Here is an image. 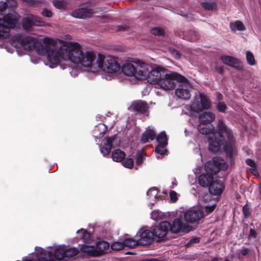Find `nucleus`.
I'll list each match as a JSON object with an SVG mask.
<instances>
[{"instance_id": "6ab92c4d", "label": "nucleus", "mask_w": 261, "mask_h": 261, "mask_svg": "<svg viewBox=\"0 0 261 261\" xmlns=\"http://www.w3.org/2000/svg\"><path fill=\"white\" fill-rule=\"evenodd\" d=\"M131 108L134 111L144 114L148 112L149 106L146 102L139 100L132 103Z\"/></svg>"}, {"instance_id": "4c0bfd02", "label": "nucleus", "mask_w": 261, "mask_h": 261, "mask_svg": "<svg viewBox=\"0 0 261 261\" xmlns=\"http://www.w3.org/2000/svg\"><path fill=\"white\" fill-rule=\"evenodd\" d=\"M22 26L24 30H28L33 27V20L31 18H24L22 20Z\"/></svg>"}, {"instance_id": "a878e982", "label": "nucleus", "mask_w": 261, "mask_h": 261, "mask_svg": "<svg viewBox=\"0 0 261 261\" xmlns=\"http://www.w3.org/2000/svg\"><path fill=\"white\" fill-rule=\"evenodd\" d=\"M125 157V153L123 151L119 149L114 150L111 154L112 160L116 162H120L123 161Z\"/></svg>"}, {"instance_id": "0eeeda50", "label": "nucleus", "mask_w": 261, "mask_h": 261, "mask_svg": "<svg viewBox=\"0 0 261 261\" xmlns=\"http://www.w3.org/2000/svg\"><path fill=\"white\" fill-rule=\"evenodd\" d=\"M228 165L224 160L221 158H213L212 163H207L205 166V171L217 174L220 170L225 171Z\"/></svg>"}, {"instance_id": "6e6d98bb", "label": "nucleus", "mask_w": 261, "mask_h": 261, "mask_svg": "<svg viewBox=\"0 0 261 261\" xmlns=\"http://www.w3.org/2000/svg\"><path fill=\"white\" fill-rule=\"evenodd\" d=\"M41 14L43 16L48 17V18H50L52 16L51 12L50 10H48L46 8H45L43 10Z\"/></svg>"}, {"instance_id": "f03ea898", "label": "nucleus", "mask_w": 261, "mask_h": 261, "mask_svg": "<svg viewBox=\"0 0 261 261\" xmlns=\"http://www.w3.org/2000/svg\"><path fill=\"white\" fill-rule=\"evenodd\" d=\"M38 53L39 55L47 57V61L50 64V67H54L61 61V45L57 47V41L48 37H45L40 42Z\"/></svg>"}, {"instance_id": "79ce46f5", "label": "nucleus", "mask_w": 261, "mask_h": 261, "mask_svg": "<svg viewBox=\"0 0 261 261\" xmlns=\"http://www.w3.org/2000/svg\"><path fill=\"white\" fill-rule=\"evenodd\" d=\"M166 146L167 145L158 144L155 148V151L160 155H164L167 151Z\"/></svg>"}, {"instance_id": "a18cd8bd", "label": "nucleus", "mask_w": 261, "mask_h": 261, "mask_svg": "<svg viewBox=\"0 0 261 261\" xmlns=\"http://www.w3.org/2000/svg\"><path fill=\"white\" fill-rule=\"evenodd\" d=\"M136 163L137 165H140L143 162V152L138 151L136 155Z\"/></svg>"}, {"instance_id": "052dcab7", "label": "nucleus", "mask_w": 261, "mask_h": 261, "mask_svg": "<svg viewBox=\"0 0 261 261\" xmlns=\"http://www.w3.org/2000/svg\"><path fill=\"white\" fill-rule=\"evenodd\" d=\"M174 34L175 36L180 38H185V33L184 32L180 30H176L174 31Z\"/></svg>"}, {"instance_id": "9d476101", "label": "nucleus", "mask_w": 261, "mask_h": 261, "mask_svg": "<svg viewBox=\"0 0 261 261\" xmlns=\"http://www.w3.org/2000/svg\"><path fill=\"white\" fill-rule=\"evenodd\" d=\"M165 73V70L162 67L158 66L155 68L151 69V70H149V74L146 80L150 84L159 85Z\"/></svg>"}, {"instance_id": "de8ad7c7", "label": "nucleus", "mask_w": 261, "mask_h": 261, "mask_svg": "<svg viewBox=\"0 0 261 261\" xmlns=\"http://www.w3.org/2000/svg\"><path fill=\"white\" fill-rule=\"evenodd\" d=\"M217 110L221 113H225L227 109V106L223 102H219L216 106Z\"/></svg>"}, {"instance_id": "c85d7f7f", "label": "nucleus", "mask_w": 261, "mask_h": 261, "mask_svg": "<svg viewBox=\"0 0 261 261\" xmlns=\"http://www.w3.org/2000/svg\"><path fill=\"white\" fill-rule=\"evenodd\" d=\"M200 103L204 110H208L211 108V103L207 97L202 94H200Z\"/></svg>"}, {"instance_id": "473e14b6", "label": "nucleus", "mask_w": 261, "mask_h": 261, "mask_svg": "<svg viewBox=\"0 0 261 261\" xmlns=\"http://www.w3.org/2000/svg\"><path fill=\"white\" fill-rule=\"evenodd\" d=\"M191 110L197 113H199L203 111L200 102L196 101L193 102L191 105Z\"/></svg>"}, {"instance_id": "8fccbe9b", "label": "nucleus", "mask_w": 261, "mask_h": 261, "mask_svg": "<svg viewBox=\"0 0 261 261\" xmlns=\"http://www.w3.org/2000/svg\"><path fill=\"white\" fill-rule=\"evenodd\" d=\"M44 25V21L41 20L39 17L34 15V25L43 26Z\"/></svg>"}, {"instance_id": "f257e3e1", "label": "nucleus", "mask_w": 261, "mask_h": 261, "mask_svg": "<svg viewBox=\"0 0 261 261\" xmlns=\"http://www.w3.org/2000/svg\"><path fill=\"white\" fill-rule=\"evenodd\" d=\"M208 139L209 151L216 153L223 146L227 161L231 166H233L237 155V146L233 132L227 126L224 120H218L216 128Z\"/></svg>"}, {"instance_id": "37998d69", "label": "nucleus", "mask_w": 261, "mask_h": 261, "mask_svg": "<svg viewBox=\"0 0 261 261\" xmlns=\"http://www.w3.org/2000/svg\"><path fill=\"white\" fill-rule=\"evenodd\" d=\"M158 194V189L156 187H152L148 190L147 192V196L149 198H155Z\"/></svg>"}, {"instance_id": "c03bdc74", "label": "nucleus", "mask_w": 261, "mask_h": 261, "mask_svg": "<svg viewBox=\"0 0 261 261\" xmlns=\"http://www.w3.org/2000/svg\"><path fill=\"white\" fill-rule=\"evenodd\" d=\"M111 248L112 250L115 251H118L123 249L124 246L122 242H115L111 244Z\"/></svg>"}, {"instance_id": "5701e85b", "label": "nucleus", "mask_w": 261, "mask_h": 261, "mask_svg": "<svg viewBox=\"0 0 261 261\" xmlns=\"http://www.w3.org/2000/svg\"><path fill=\"white\" fill-rule=\"evenodd\" d=\"M197 129L200 134L206 135H208L209 137L210 135L214 132V126L212 124L199 122Z\"/></svg>"}, {"instance_id": "69168bd1", "label": "nucleus", "mask_w": 261, "mask_h": 261, "mask_svg": "<svg viewBox=\"0 0 261 261\" xmlns=\"http://www.w3.org/2000/svg\"><path fill=\"white\" fill-rule=\"evenodd\" d=\"M199 242V239L198 238H193V239H192L191 240H190V241L188 243H197Z\"/></svg>"}, {"instance_id": "c756f323", "label": "nucleus", "mask_w": 261, "mask_h": 261, "mask_svg": "<svg viewBox=\"0 0 261 261\" xmlns=\"http://www.w3.org/2000/svg\"><path fill=\"white\" fill-rule=\"evenodd\" d=\"M139 241L138 240H135L132 239L127 238L125 239L123 241V244L124 248L125 247L132 248L139 246Z\"/></svg>"}, {"instance_id": "bf43d9fd", "label": "nucleus", "mask_w": 261, "mask_h": 261, "mask_svg": "<svg viewBox=\"0 0 261 261\" xmlns=\"http://www.w3.org/2000/svg\"><path fill=\"white\" fill-rule=\"evenodd\" d=\"M248 237L250 239H255L257 237V233L254 229L251 228L250 229Z\"/></svg>"}, {"instance_id": "0e129e2a", "label": "nucleus", "mask_w": 261, "mask_h": 261, "mask_svg": "<svg viewBox=\"0 0 261 261\" xmlns=\"http://www.w3.org/2000/svg\"><path fill=\"white\" fill-rule=\"evenodd\" d=\"M117 28V31H124L127 29V26L126 25H118Z\"/></svg>"}, {"instance_id": "4468645a", "label": "nucleus", "mask_w": 261, "mask_h": 261, "mask_svg": "<svg viewBox=\"0 0 261 261\" xmlns=\"http://www.w3.org/2000/svg\"><path fill=\"white\" fill-rule=\"evenodd\" d=\"M115 139V136H113L111 137H107L102 140L99 147L100 152L104 156L109 155L112 148L113 143Z\"/></svg>"}, {"instance_id": "2f4dec72", "label": "nucleus", "mask_w": 261, "mask_h": 261, "mask_svg": "<svg viewBox=\"0 0 261 261\" xmlns=\"http://www.w3.org/2000/svg\"><path fill=\"white\" fill-rule=\"evenodd\" d=\"M233 60H231L230 62L229 63L228 65L237 69L238 70H242L243 68V66L242 62H240V61L239 59L234 57Z\"/></svg>"}, {"instance_id": "bb28decb", "label": "nucleus", "mask_w": 261, "mask_h": 261, "mask_svg": "<svg viewBox=\"0 0 261 261\" xmlns=\"http://www.w3.org/2000/svg\"><path fill=\"white\" fill-rule=\"evenodd\" d=\"M176 95L179 98L188 100L191 97V94L189 90L184 88H178L175 91Z\"/></svg>"}, {"instance_id": "423d86ee", "label": "nucleus", "mask_w": 261, "mask_h": 261, "mask_svg": "<svg viewBox=\"0 0 261 261\" xmlns=\"http://www.w3.org/2000/svg\"><path fill=\"white\" fill-rule=\"evenodd\" d=\"M109 244L106 241H98L96 244L95 247L83 245L80 248L81 251L89 256L96 257L102 255L105 251L109 249Z\"/></svg>"}, {"instance_id": "39448f33", "label": "nucleus", "mask_w": 261, "mask_h": 261, "mask_svg": "<svg viewBox=\"0 0 261 261\" xmlns=\"http://www.w3.org/2000/svg\"><path fill=\"white\" fill-rule=\"evenodd\" d=\"M96 64L107 73H115L120 69L119 64L115 59L111 57H106L100 54H98Z\"/></svg>"}, {"instance_id": "4be33fe9", "label": "nucleus", "mask_w": 261, "mask_h": 261, "mask_svg": "<svg viewBox=\"0 0 261 261\" xmlns=\"http://www.w3.org/2000/svg\"><path fill=\"white\" fill-rule=\"evenodd\" d=\"M215 114L210 111H205L199 115L198 119L199 122L204 123L212 124V122L215 119Z\"/></svg>"}, {"instance_id": "338daca9", "label": "nucleus", "mask_w": 261, "mask_h": 261, "mask_svg": "<svg viewBox=\"0 0 261 261\" xmlns=\"http://www.w3.org/2000/svg\"><path fill=\"white\" fill-rule=\"evenodd\" d=\"M143 261H161L158 258H146L143 259Z\"/></svg>"}, {"instance_id": "7ed1b4c3", "label": "nucleus", "mask_w": 261, "mask_h": 261, "mask_svg": "<svg viewBox=\"0 0 261 261\" xmlns=\"http://www.w3.org/2000/svg\"><path fill=\"white\" fill-rule=\"evenodd\" d=\"M61 61L69 59L72 62L78 64L81 62L83 51L80 44L77 42L64 43L61 45Z\"/></svg>"}, {"instance_id": "7c9ffc66", "label": "nucleus", "mask_w": 261, "mask_h": 261, "mask_svg": "<svg viewBox=\"0 0 261 261\" xmlns=\"http://www.w3.org/2000/svg\"><path fill=\"white\" fill-rule=\"evenodd\" d=\"M230 27L233 31H235L236 30L244 31L245 30L244 25L239 20H237L233 23H230Z\"/></svg>"}, {"instance_id": "20e7f679", "label": "nucleus", "mask_w": 261, "mask_h": 261, "mask_svg": "<svg viewBox=\"0 0 261 261\" xmlns=\"http://www.w3.org/2000/svg\"><path fill=\"white\" fill-rule=\"evenodd\" d=\"M188 79L184 76L176 73H165L159 85L163 89L169 90L175 89L176 83H187Z\"/></svg>"}, {"instance_id": "864d4df0", "label": "nucleus", "mask_w": 261, "mask_h": 261, "mask_svg": "<svg viewBox=\"0 0 261 261\" xmlns=\"http://www.w3.org/2000/svg\"><path fill=\"white\" fill-rule=\"evenodd\" d=\"M171 53L176 59H179L181 57V53L175 48L170 49Z\"/></svg>"}, {"instance_id": "49530a36", "label": "nucleus", "mask_w": 261, "mask_h": 261, "mask_svg": "<svg viewBox=\"0 0 261 261\" xmlns=\"http://www.w3.org/2000/svg\"><path fill=\"white\" fill-rule=\"evenodd\" d=\"M81 231L82 232V236H81V239H83L84 240H88L90 238V233L85 229L83 228H81L80 230H78L76 231L77 233H79Z\"/></svg>"}, {"instance_id": "ea45409f", "label": "nucleus", "mask_w": 261, "mask_h": 261, "mask_svg": "<svg viewBox=\"0 0 261 261\" xmlns=\"http://www.w3.org/2000/svg\"><path fill=\"white\" fill-rule=\"evenodd\" d=\"M246 58L247 62L249 65L251 66L255 65V61L254 60V57L253 54L251 51L248 50L246 52Z\"/></svg>"}, {"instance_id": "412c9836", "label": "nucleus", "mask_w": 261, "mask_h": 261, "mask_svg": "<svg viewBox=\"0 0 261 261\" xmlns=\"http://www.w3.org/2000/svg\"><path fill=\"white\" fill-rule=\"evenodd\" d=\"M36 260L38 261H55V256L53 252L42 250L36 254Z\"/></svg>"}, {"instance_id": "e2e57ef3", "label": "nucleus", "mask_w": 261, "mask_h": 261, "mask_svg": "<svg viewBox=\"0 0 261 261\" xmlns=\"http://www.w3.org/2000/svg\"><path fill=\"white\" fill-rule=\"evenodd\" d=\"M215 94L216 96L217 101H218L219 102H221V101L223 99V97L222 94L219 92H216Z\"/></svg>"}, {"instance_id": "6e6552de", "label": "nucleus", "mask_w": 261, "mask_h": 261, "mask_svg": "<svg viewBox=\"0 0 261 261\" xmlns=\"http://www.w3.org/2000/svg\"><path fill=\"white\" fill-rule=\"evenodd\" d=\"M170 222L164 221L160 222L158 225L152 227V231L154 234L156 242H160L164 239L168 232L170 231Z\"/></svg>"}, {"instance_id": "58836bf2", "label": "nucleus", "mask_w": 261, "mask_h": 261, "mask_svg": "<svg viewBox=\"0 0 261 261\" xmlns=\"http://www.w3.org/2000/svg\"><path fill=\"white\" fill-rule=\"evenodd\" d=\"M134 162L132 158H124L123 160L122 165L127 168L132 169L134 167Z\"/></svg>"}, {"instance_id": "09e8293b", "label": "nucleus", "mask_w": 261, "mask_h": 261, "mask_svg": "<svg viewBox=\"0 0 261 261\" xmlns=\"http://www.w3.org/2000/svg\"><path fill=\"white\" fill-rule=\"evenodd\" d=\"M221 59L223 63L227 65H228V64L230 62L231 60H234L233 57L229 56H222L221 57Z\"/></svg>"}, {"instance_id": "774afa93", "label": "nucleus", "mask_w": 261, "mask_h": 261, "mask_svg": "<svg viewBox=\"0 0 261 261\" xmlns=\"http://www.w3.org/2000/svg\"><path fill=\"white\" fill-rule=\"evenodd\" d=\"M216 69L218 71V72L220 74H222L224 72V69L222 67H217L216 68Z\"/></svg>"}, {"instance_id": "aec40b11", "label": "nucleus", "mask_w": 261, "mask_h": 261, "mask_svg": "<svg viewBox=\"0 0 261 261\" xmlns=\"http://www.w3.org/2000/svg\"><path fill=\"white\" fill-rule=\"evenodd\" d=\"M94 13L95 11L92 9L84 8L74 10L72 12V15L75 18H85L90 17L91 15Z\"/></svg>"}, {"instance_id": "c9c22d12", "label": "nucleus", "mask_w": 261, "mask_h": 261, "mask_svg": "<svg viewBox=\"0 0 261 261\" xmlns=\"http://www.w3.org/2000/svg\"><path fill=\"white\" fill-rule=\"evenodd\" d=\"M53 4L54 7L58 9H63L67 5V2L64 0H54Z\"/></svg>"}, {"instance_id": "3c124183", "label": "nucleus", "mask_w": 261, "mask_h": 261, "mask_svg": "<svg viewBox=\"0 0 261 261\" xmlns=\"http://www.w3.org/2000/svg\"><path fill=\"white\" fill-rule=\"evenodd\" d=\"M242 210L243 215L245 217H248L251 215L250 212V207L247 204L243 207Z\"/></svg>"}, {"instance_id": "b1692460", "label": "nucleus", "mask_w": 261, "mask_h": 261, "mask_svg": "<svg viewBox=\"0 0 261 261\" xmlns=\"http://www.w3.org/2000/svg\"><path fill=\"white\" fill-rule=\"evenodd\" d=\"M155 137L156 133L154 130L152 129L148 128L142 134L140 141L142 143H146L149 140H153Z\"/></svg>"}, {"instance_id": "1a4fd4ad", "label": "nucleus", "mask_w": 261, "mask_h": 261, "mask_svg": "<svg viewBox=\"0 0 261 261\" xmlns=\"http://www.w3.org/2000/svg\"><path fill=\"white\" fill-rule=\"evenodd\" d=\"M140 239H138L139 245L147 246L156 241L152 230L142 228L140 232Z\"/></svg>"}, {"instance_id": "f3484780", "label": "nucleus", "mask_w": 261, "mask_h": 261, "mask_svg": "<svg viewBox=\"0 0 261 261\" xmlns=\"http://www.w3.org/2000/svg\"><path fill=\"white\" fill-rule=\"evenodd\" d=\"M214 175L210 172L200 174L198 177V183L202 187H209L214 181Z\"/></svg>"}, {"instance_id": "dca6fc26", "label": "nucleus", "mask_w": 261, "mask_h": 261, "mask_svg": "<svg viewBox=\"0 0 261 261\" xmlns=\"http://www.w3.org/2000/svg\"><path fill=\"white\" fill-rule=\"evenodd\" d=\"M225 185L222 181L214 180L208 187L210 193L214 196H220L223 192Z\"/></svg>"}, {"instance_id": "f8f14e48", "label": "nucleus", "mask_w": 261, "mask_h": 261, "mask_svg": "<svg viewBox=\"0 0 261 261\" xmlns=\"http://www.w3.org/2000/svg\"><path fill=\"white\" fill-rule=\"evenodd\" d=\"M204 217V213L200 210H189L184 214L185 220L190 223H198Z\"/></svg>"}, {"instance_id": "4d7b16f0", "label": "nucleus", "mask_w": 261, "mask_h": 261, "mask_svg": "<svg viewBox=\"0 0 261 261\" xmlns=\"http://www.w3.org/2000/svg\"><path fill=\"white\" fill-rule=\"evenodd\" d=\"M249 253V249L245 248L242 250L241 253L238 254V256L239 258H241L242 256H246Z\"/></svg>"}, {"instance_id": "72a5a7b5", "label": "nucleus", "mask_w": 261, "mask_h": 261, "mask_svg": "<svg viewBox=\"0 0 261 261\" xmlns=\"http://www.w3.org/2000/svg\"><path fill=\"white\" fill-rule=\"evenodd\" d=\"M201 6L206 10H213L217 9V4L215 2H204L201 3Z\"/></svg>"}, {"instance_id": "e433bc0d", "label": "nucleus", "mask_w": 261, "mask_h": 261, "mask_svg": "<svg viewBox=\"0 0 261 261\" xmlns=\"http://www.w3.org/2000/svg\"><path fill=\"white\" fill-rule=\"evenodd\" d=\"M79 251L75 248H71L65 250V257H72L78 254Z\"/></svg>"}, {"instance_id": "603ef678", "label": "nucleus", "mask_w": 261, "mask_h": 261, "mask_svg": "<svg viewBox=\"0 0 261 261\" xmlns=\"http://www.w3.org/2000/svg\"><path fill=\"white\" fill-rule=\"evenodd\" d=\"M216 207V204H214L211 205H206L204 207L205 212H206V214H209L212 213L214 211Z\"/></svg>"}, {"instance_id": "2eb2a0df", "label": "nucleus", "mask_w": 261, "mask_h": 261, "mask_svg": "<svg viewBox=\"0 0 261 261\" xmlns=\"http://www.w3.org/2000/svg\"><path fill=\"white\" fill-rule=\"evenodd\" d=\"M82 56L81 58V62L79 63L82 66L89 67L93 64H96V63H94L96 59V54L95 52L89 51L83 52Z\"/></svg>"}, {"instance_id": "a211bd4d", "label": "nucleus", "mask_w": 261, "mask_h": 261, "mask_svg": "<svg viewBox=\"0 0 261 261\" xmlns=\"http://www.w3.org/2000/svg\"><path fill=\"white\" fill-rule=\"evenodd\" d=\"M148 74H149L148 66L147 65H143L136 67L133 76L138 80H144L147 79Z\"/></svg>"}, {"instance_id": "ddd939ff", "label": "nucleus", "mask_w": 261, "mask_h": 261, "mask_svg": "<svg viewBox=\"0 0 261 261\" xmlns=\"http://www.w3.org/2000/svg\"><path fill=\"white\" fill-rule=\"evenodd\" d=\"M170 231L174 233H177L179 232H188L189 231V227L185 224L181 219L176 218L173 222L172 224L170 223Z\"/></svg>"}, {"instance_id": "a19ab883", "label": "nucleus", "mask_w": 261, "mask_h": 261, "mask_svg": "<svg viewBox=\"0 0 261 261\" xmlns=\"http://www.w3.org/2000/svg\"><path fill=\"white\" fill-rule=\"evenodd\" d=\"M151 33L152 34L158 36H163L165 34L164 30L159 27H155L152 29L151 30Z\"/></svg>"}, {"instance_id": "9b49d317", "label": "nucleus", "mask_w": 261, "mask_h": 261, "mask_svg": "<svg viewBox=\"0 0 261 261\" xmlns=\"http://www.w3.org/2000/svg\"><path fill=\"white\" fill-rule=\"evenodd\" d=\"M11 40L13 43H18L20 46L23 47L26 50L32 51L33 50V45L31 43L33 41L32 37H24L21 34H17L11 37Z\"/></svg>"}, {"instance_id": "680f3d73", "label": "nucleus", "mask_w": 261, "mask_h": 261, "mask_svg": "<svg viewBox=\"0 0 261 261\" xmlns=\"http://www.w3.org/2000/svg\"><path fill=\"white\" fill-rule=\"evenodd\" d=\"M245 162L247 165L253 168H255L256 167V164L255 162L252 159H248L246 160Z\"/></svg>"}, {"instance_id": "13d9d810", "label": "nucleus", "mask_w": 261, "mask_h": 261, "mask_svg": "<svg viewBox=\"0 0 261 261\" xmlns=\"http://www.w3.org/2000/svg\"><path fill=\"white\" fill-rule=\"evenodd\" d=\"M100 126H101L102 127V132L100 133L99 138L102 137L107 132V126L105 124H102V123H100V124H99V127H100Z\"/></svg>"}, {"instance_id": "cd10ccee", "label": "nucleus", "mask_w": 261, "mask_h": 261, "mask_svg": "<svg viewBox=\"0 0 261 261\" xmlns=\"http://www.w3.org/2000/svg\"><path fill=\"white\" fill-rule=\"evenodd\" d=\"M53 255L55 256V261L63 259L65 258V250L62 247L56 248Z\"/></svg>"}, {"instance_id": "393cba45", "label": "nucleus", "mask_w": 261, "mask_h": 261, "mask_svg": "<svg viewBox=\"0 0 261 261\" xmlns=\"http://www.w3.org/2000/svg\"><path fill=\"white\" fill-rule=\"evenodd\" d=\"M136 67L131 63H124L121 67L122 72L127 76H133Z\"/></svg>"}, {"instance_id": "f704fd0d", "label": "nucleus", "mask_w": 261, "mask_h": 261, "mask_svg": "<svg viewBox=\"0 0 261 261\" xmlns=\"http://www.w3.org/2000/svg\"><path fill=\"white\" fill-rule=\"evenodd\" d=\"M156 141L159 144L167 145L168 139L165 132H162L156 137Z\"/></svg>"}, {"instance_id": "5fc2aeb1", "label": "nucleus", "mask_w": 261, "mask_h": 261, "mask_svg": "<svg viewBox=\"0 0 261 261\" xmlns=\"http://www.w3.org/2000/svg\"><path fill=\"white\" fill-rule=\"evenodd\" d=\"M170 200L172 202H175L177 201L178 198L177 197V193L174 191H171L170 192Z\"/></svg>"}]
</instances>
